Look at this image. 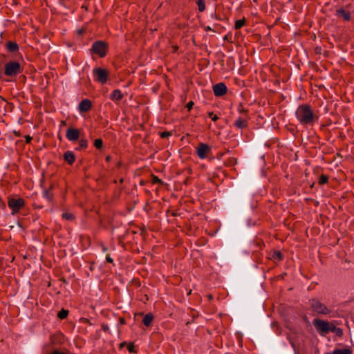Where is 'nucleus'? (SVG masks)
Wrapping results in <instances>:
<instances>
[{
	"instance_id": "a19ab883",
	"label": "nucleus",
	"mask_w": 354,
	"mask_h": 354,
	"mask_svg": "<svg viewBox=\"0 0 354 354\" xmlns=\"http://www.w3.org/2000/svg\"><path fill=\"white\" fill-rule=\"evenodd\" d=\"M103 250H104V251H106V248L104 247V248H103Z\"/></svg>"
},
{
	"instance_id": "c85d7f7f",
	"label": "nucleus",
	"mask_w": 354,
	"mask_h": 354,
	"mask_svg": "<svg viewBox=\"0 0 354 354\" xmlns=\"http://www.w3.org/2000/svg\"><path fill=\"white\" fill-rule=\"evenodd\" d=\"M272 257L274 259L279 260H281L282 259V254L279 251L274 252Z\"/></svg>"
},
{
	"instance_id": "aec40b11",
	"label": "nucleus",
	"mask_w": 354,
	"mask_h": 354,
	"mask_svg": "<svg viewBox=\"0 0 354 354\" xmlns=\"http://www.w3.org/2000/svg\"><path fill=\"white\" fill-rule=\"evenodd\" d=\"M196 2L198 7V10L203 12L206 8L204 0H196Z\"/></svg>"
},
{
	"instance_id": "ddd939ff",
	"label": "nucleus",
	"mask_w": 354,
	"mask_h": 354,
	"mask_svg": "<svg viewBox=\"0 0 354 354\" xmlns=\"http://www.w3.org/2000/svg\"><path fill=\"white\" fill-rule=\"evenodd\" d=\"M64 160L68 162V165H72L75 161V156L73 152L71 151H66L64 153Z\"/></svg>"
},
{
	"instance_id": "9d476101",
	"label": "nucleus",
	"mask_w": 354,
	"mask_h": 354,
	"mask_svg": "<svg viewBox=\"0 0 354 354\" xmlns=\"http://www.w3.org/2000/svg\"><path fill=\"white\" fill-rule=\"evenodd\" d=\"M227 88L224 83H218L213 86V91L215 96L221 97L227 93Z\"/></svg>"
},
{
	"instance_id": "f03ea898",
	"label": "nucleus",
	"mask_w": 354,
	"mask_h": 354,
	"mask_svg": "<svg viewBox=\"0 0 354 354\" xmlns=\"http://www.w3.org/2000/svg\"><path fill=\"white\" fill-rule=\"evenodd\" d=\"M309 305L311 310L317 314L326 315L331 313V310L317 299H310L309 300Z\"/></svg>"
},
{
	"instance_id": "79ce46f5",
	"label": "nucleus",
	"mask_w": 354,
	"mask_h": 354,
	"mask_svg": "<svg viewBox=\"0 0 354 354\" xmlns=\"http://www.w3.org/2000/svg\"><path fill=\"white\" fill-rule=\"evenodd\" d=\"M85 322H89L88 319H85Z\"/></svg>"
},
{
	"instance_id": "f3484780",
	"label": "nucleus",
	"mask_w": 354,
	"mask_h": 354,
	"mask_svg": "<svg viewBox=\"0 0 354 354\" xmlns=\"http://www.w3.org/2000/svg\"><path fill=\"white\" fill-rule=\"evenodd\" d=\"M153 319V315L151 313H147L144 316L142 323L146 326H149Z\"/></svg>"
},
{
	"instance_id": "37998d69",
	"label": "nucleus",
	"mask_w": 354,
	"mask_h": 354,
	"mask_svg": "<svg viewBox=\"0 0 354 354\" xmlns=\"http://www.w3.org/2000/svg\"><path fill=\"white\" fill-rule=\"evenodd\" d=\"M227 39V37L225 36L224 39Z\"/></svg>"
},
{
	"instance_id": "5701e85b",
	"label": "nucleus",
	"mask_w": 354,
	"mask_h": 354,
	"mask_svg": "<svg viewBox=\"0 0 354 354\" xmlns=\"http://www.w3.org/2000/svg\"><path fill=\"white\" fill-rule=\"evenodd\" d=\"M245 24V19H239L236 21L234 27L236 29H240Z\"/></svg>"
},
{
	"instance_id": "412c9836",
	"label": "nucleus",
	"mask_w": 354,
	"mask_h": 354,
	"mask_svg": "<svg viewBox=\"0 0 354 354\" xmlns=\"http://www.w3.org/2000/svg\"><path fill=\"white\" fill-rule=\"evenodd\" d=\"M88 147V142L86 139H82L80 142L79 147L77 148V149L81 150V149H85Z\"/></svg>"
},
{
	"instance_id": "20e7f679",
	"label": "nucleus",
	"mask_w": 354,
	"mask_h": 354,
	"mask_svg": "<svg viewBox=\"0 0 354 354\" xmlns=\"http://www.w3.org/2000/svg\"><path fill=\"white\" fill-rule=\"evenodd\" d=\"M108 46L102 41H95L91 48V51L94 54L99 55L100 57H104L106 55Z\"/></svg>"
},
{
	"instance_id": "b1692460",
	"label": "nucleus",
	"mask_w": 354,
	"mask_h": 354,
	"mask_svg": "<svg viewBox=\"0 0 354 354\" xmlns=\"http://www.w3.org/2000/svg\"><path fill=\"white\" fill-rule=\"evenodd\" d=\"M219 27L220 26L218 24H214V28H212L211 26H207L204 27V30L205 31H213L214 32H218Z\"/></svg>"
},
{
	"instance_id": "4c0bfd02",
	"label": "nucleus",
	"mask_w": 354,
	"mask_h": 354,
	"mask_svg": "<svg viewBox=\"0 0 354 354\" xmlns=\"http://www.w3.org/2000/svg\"><path fill=\"white\" fill-rule=\"evenodd\" d=\"M105 159H106V162H109L111 160V156H107Z\"/></svg>"
},
{
	"instance_id": "ea45409f",
	"label": "nucleus",
	"mask_w": 354,
	"mask_h": 354,
	"mask_svg": "<svg viewBox=\"0 0 354 354\" xmlns=\"http://www.w3.org/2000/svg\"><path fill=\"white\" fill-rule=\"evenodd\" d=\"M120 322H121L122 324H124V319H120Z\"/></svg>"
},
{
	"instance_id": "f257e3e1",
	"label": "nucleus",
	"mask_w": 354,
	"mask_h": 354,
	"mask_svg": "<svg viewBox=\"0 0 354 354\" xmlns=\"http://www.w3.org/2000/svg\"><path fill=\"white\" fill-rule=\"evenodd\" d=\"M296 118L303 126H313L319 120V116L312 110L310 106L301 104L298 106Z\"/></svg>"
},
{
	"instance_id": "c9c22d12",
	"label": "nucleus",
	"mask_w": 354,
	"mask_h": 354,
	"mask_svg": "<svg viewBox=\"0 0 354 354\" xmlns=\"http://www.w3.org/2000/svg\"><path fill=\"white\" fill-rule=\"evenodd\" d=\"M25 139H26V142L29 143L32 140V137H30V136H26Z\"/></svg>"
},
{
	"instance_id": "f704fd0d",
	"label": "nucleus",
	"mask_w": 354,
	"mask_h": 354,
	"mask_svg": "<svg viewBox=\"0 0 354 354\" xmlns=\"http://www.w3.org/2000/svg\"><path fill=\"white\" fill-rule=\"evenodd\" d=\"M106 260L107 262L109 263H113V259L110 257L109 254H107L106 257Z\"/></svg>"
},
{
	"instance_id": "4be33fe9",
	"label": "nucleus",
	"mask_w": 354,
	"mask_h": 354,
	"mask_svg": "<svg viewBox=\"0 0 354 354\" xmlns=\"http://www.w3.org/2000/svg\"><path fill=\"white\" fill-rule=\"evenodd\" d=\"M68 315V310H65V309H62L59 313H58V317L61 319H64L65 318L67 317Z\"/></svg>"
},
{
	"instance_id": "0eeeda50",
	"label": "nucleus",
	"mask_w": 354,
	"mask_h": 354,
	"mask_svg": "<svg viewBox=\"0 0 354 354\" xmlns=\"http://www.w3.org/2000/svg\"><path fill=\"white\" fill-rule=\"evenodd\" d=\"M93 75L95 77L96 81L100 82L101 84H104L107 81L109 73L106 69L102 68H95L93 70Z\"/></svg>"
},
{
	"instance_id": "9b49d317",
	"label": "nucleus",
	"mask_w": 354,
	"mask_h": 354,
	"mask_svg": "<svg viewBox=\"0 0 354 354\" xmlns=\"http://www.w3.org/2000/svg\"><path fill=\"white\" fill-rule=\"evenodd\" d=\"M92 108V102L88 99H84L78 105V110L80 113H86Z\"/></svg>"
},
{
	"instance_id": "7c9ffc66",
	"label": "nucleus",
	"mask_w": 354,
	"mask_h": 354,
	"mask_svg": "<svg viewBox=\"0 0 354 354\" xmlns=\"http://www.w3.org/2000/svg\"><path fill=\"white\" fill-rule=\"evenodd\" d=\"M127 349L130 353H136L135 347L133 343L129 344V345L127 346Z\"/></svg>"
},
{
	"instance_id": "1a4fd4ad",
	"label": "nucleus",
	"mask_w": 354,
	"mask_h": 354,
	"mask_svg": "<svg viewBox=\"0 0 354 354\" xmlns=\"http://www.w3.org/2000/svg\"><path fill=\"white\" fill-rule=\"evenodd\" d=\"M80 131L77 129L68 128L66 132V137L70 141H76L79 139Z\"/></svg>"
},
{
	"instance_id": "f8f14e48",
	"label": "nucleus",
	"mask_w": 354,
	"mask_h": 354,
	"mask_svg": "<svg viewBox=\"0 0 354 354\" xmlns=\"http://www.w3.org/2000/svg\"><path fill=\"white\" fill-rule=\"evenodd\" d=\"M335 16L337 17H342L345 21L351 19V14L349 12L346 11L344 8H339L336 10Z\"/></svg>"
},
{
	"instance_id": "a211bd4d",
	"label": "nucleus",
	"mask_w": 354,
	"mask_h": 354,
	"mask_svg": "<svg viewBox=\"0 0 354 354\" xmlns=\"http://www.w3.org/2000/svg\"><path fill=\"white\" fill-rule=\"evenodd\" d=\"M330 332L334 333L337 336L341 337L343 335V330L342 328L336 327L334 323H332Z\"/></svg>"
},
{
	"instance_id": "72a5a7b5",
	"label": "nucleus",
	"mask_w": 354,
	"mask_h": 354,
	"mask_svg": "<svg viewBox=\"0 0 354 354\" xmlns=\"http://www.w3.org/2000/svg\"><path fill=\"white\" fill-rule=\"evenodd\" d=\"M193 105L194 102L192 101H190L187 104L186 107L189 111H190L192 109Z\"/></svg>"
},
{
	"instance_id": "473e14b6",
	"label": "nucleus",
	"mask_w": 354,
	"mask_h": 354,
	"mask_svg": "<svg viewBox=\"0 0 354 354\" xmlns=\"http://www.w3.org/2000/svg\"><path fill=\"white\" fill-rule=\"evenodd\" d=\"M208 115L212 118V120L214 122L218 119V117L216 115H214L213 112H209L208 113Z\"/></svg>"
},
{
	"instance_id": "c756f323",
	"label": "nucleus",
	"mask_w": 354,
	"mask_h": 354,
	"mask_svg": "<svg viewBox=\"0 0 354 354\" xmlns=\"http://www.w3.org/2000/svg\"><path fill=\"white\" fill-rule=\"evenodd\" d=\"M152 183H160L162 184V181L156 176H152Z\"/></svg>"
},
{
	"instance_id": "a878e982",
	"label": "nucleus",
	"mask_w": 354,
	"mask_h": 354,
	"mask_svg": "<svg viewBox=\"0 0 354 354\" xmlns=\"http://www.w3.org/2000/svg\"><path fill=\"white\" fill-rule=\"evenodd\" d=\"M62 218L68 221H72L74 219V216L71 213L65 212L62 214Z\"/></svg>"
},
{
	"instance_id": "58836bf2",
	"label": "nucleus",
	"mask_w": 354,
	"mask_h": 354,
	"mask_svg": "<svg viewBox=\"0 0 354 354\" xmlns=\"http://www.w3.org/2000/svg\"><path fill=\"white\" fill-rule=\"evenodd\" d=\"M44 194L46 197H48V191H45Z\"/></svg>"
},
{
	"instance_id": "e433bc0d",
	"label": "nucleus",
	"mask_w": 354,
	"mask_h": 354,
	"mask_svg": "<svg viewBox=\"0 0 354 354\" xmlns=\"http://www.w3.org/2000/svg\"><path fill=\"white\" fill-rule=\"evenodd\" d=\"M102 328L106 332L109 330V326L107 325L102 324Z\"/></svg>"
},
{
	"instance_id": "2eb2a0df",
	"label": "nucleus",
	"mask_w": 354,
	"mask_h": 354,
	"mask_svg": "<svg viewBox=\"0 0 354 354\" xmlns=\"http://www.w3.org/2000/svg\"><path fill=\"white\" fill-rule=\"evenodd\" d=\"M234 126L239 129H243L248 126L246 118L239 117L234 122Z\"/></svg>"
},
{
	"instance_id": "39448f33",
	"label": "nucleus",
	"mask_w": 354,
	"mask_h": 354,
	"mask_svg": "<svg viewBox=\"0 0 354 354\" xmlns=\"http://www.w3.org/2000/svg\"><path fill=\"white\" fill-rule=\"evenodd\" d=\"M21 71L19 63L9 62L5 65L4 74L7 76H15Z\"/></svg>"
},
{
	"instance_id": "6e6552de",
	"label": "nucleus",
	"mask_w": 354,
	"mask_h": 354,
	"mask_svg": "<svg viewBox=\"0 0 354 354\" xmlns=\"http://www.w3.org/2000/svg\"><path fill=\"white\" fill-rule=\"evenodd\" d=\"M210 151L211 147L205 143L201 142L196 147V154L201 159L207 158Z\"/></svg>"
},
{
	"instance_id": "6ab92c4d",
	"label": "nucleus",
	"mask_w": 354,
	"mask_h": 354,
	"mask_svg": "<svg viewBox=\"0 0 354 354\" xmlns=\"http://www.w3.org/2000/svg\"><path fill=\"white\" fill-rule=\"evenodd\" d=\"M333 354H352V351L349 348L335 349Z\"/></svg>"
},
{
	"instance_id": "cd10ccee",
	"label": "nucleus",
	"mask_w": 354,
	"mask_h": 354,
	"mask_svg": "<svg viewBox=\"0 0 354 354\" xmlns=\"http://www.w3.org/2000/svg\"><path fill=\"white\" fill-rule=\"evenodd\" d=\"M238 111L240 113L245 115V118H247V110L244 109L243 106L241 104L239 105Z\"/></svg>"
},
{
	"instance_id": "dca6fc26",
	"label": "nucleus",
	"mask_w": 354,
	"mask_h": 354,
	"mask_svg": "<svg viewBox=\"0 0 354 354\" xmlns=\"http://www.w3.org/2000/svg\"><path fill=\"white\" fill-rule=\"evenodd\" d=\"M122 98H123V94L122 93L121 91L119 89L114 90L111 95V99L114 101H120Z\"/></svg>"
},
{
	"instance_id": "393cba45",
	"label": "nucleus",
	"mask_w": 354,
	"mask_h": 354,
	"mask_svg": "<svg viewBox=\"0 0 354 354\" xmlns=\"http://www.w3.org/2000/svg\"><path fill=\"white\" fill-rule=\"evenodd\" d=\"M328 176L326 175H322L319 179V184L324 185L328 183Z\"/></svg>"
},
{
	"instance_id": "4468645a",
	"label": "nucleus",
	"mask_w": 354,
	"mask_h": 354,
	"mask_svg": "<svg viewBox=\"0 0 354 354\" xmlns=\"http://www.w3.org/2000/svg\"><path fill=\"white\" fill-rule=\"evenodd\" d=\"M6 49L10 53H16L19 50V46L15 41H8L6 44Z\"/></svg>"
},
{
	"instance_id": "7ed1b4c3",
	"label": "nucleus",
	"mask_w": 354,
	"mask_h": 354,
	"mask_svg": "<svg viewBox=\"0 0 354 354\" xmlns=\"http://www.w3.org/2000/svg\"><path fill=\"white\" fill-rule=\"evenodd\" d=\"M332 323L319 319H315L313 320V325L316 330L322 336H325L330 332Z\"/></svg>"
},
{
	"instance_id": "423d86ee",
	"label": "nucleus",
	"mask_w": 354,
	"mask_h": 354,
	"mask_svg": "<svg viewBox=\"0 0 354 354\" xmlns=\"http://www.w3.org/2000/svg\"><path fill=\"white\" fill-rule=\"evenodd\" d=\"M8 205L12 209V214L14 215L19 212L21 208L25 205V201L21 198H9Z\"/></svg>"
},
{
	"instance_id": "bb28decb",
	"label": "nucleus",
	"mask_w": 354,
	"mask_h": 354,
	"mask_svg": "<svg viewBox=\"0 0 354 354\" xmlns=\"http://www.w3.org/2000/svg\"><path fill=\"white\" fill-rule=\"evenodd\" d=\"M102 145H103V141L102 139L99 138V139H96L95 141H94V146L100 149L102 147Z\"/></svg>"
},
{
	"instance_id": "2f4dec72",
	"label": "nucleus",
	"mask_w": 354,
	"mask_h": 354,
	"mask_svg": "<svg viewBox=\"0 0 354 354\" xmlns=\"http://www.w3.org/2000/svg\"><path fill=\"white\" fill-rule=\"evenodd\" d=\"M171 135V132H169V131H163L160 133V137L162 138H168L169 136H170Z\"/></svg>"
}]
</instances>
